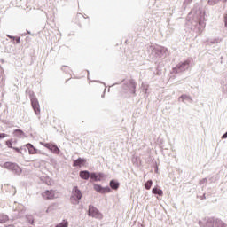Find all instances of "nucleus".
Masks as SVG:
<instances>
[{
    "label": "nucleus",
    "mask_w": 227,
    "mask_h": 227,
    "mask_svg": "<svg viewBox=\"0 0 227 227\" xmlns=\"http://www.w3.org/2000/svg\"><path fill=\"white\" fill-rule=\"evenodd\" d=\"M225 26H227V14L224 16Z\"/></svg>",
    "instance_id": "nucleus-20"
},
{
    "label": "nucleus",
    "mask_w": 227,
    "mask_h": 227,
    "mask_svg": "<svg viewBox=\"0 0 227 227\" xmlns=\"http://www.w3.org/2000/svg\"><path fill=\"white\" fill-rule=\"evenodd\" d=\"M45 148H48V150H51L52 153H55L56 155H59V148H58L55 145L46 143L44 144Z\"/></svg>",
    "instance_id": "nucleus-6"
},
{
    "label": "nucleus",
    "mask_w": 227,
    "mask_h": 227,
    "mask_svg": "<svg viewBox=\"0 0 227 227\" xmlns=\"http://www.w3.org/2000/svg\"><path fill=\"white\" fill-rule=\"evenodd\" d=\"M5 168H13V164L12 163H10V162H7L4 164Z\"/></svg>",
    "instance_id": "nucleus-17"
},
{
    "label": "nucleus",
    "mask_w": 227,
    "mask_h": 227,
    "mask_svg": "<svg viewBox=\"0 0 227 227\" xmlns=\"http://www.w3.org/2000/svg\"><path fill=\"white\" fill-rule=\"evenodd\" d=\"M89 215L90 217H95V219H102V215L100 214V211L97 209L93 206L89 207Z\"/></svg>",
    "instance_id": "nucleus-2"
},
{
    "label": "nucleus",
    "mask_w": 227,
    "mask_h": 227,
    "mask_svg": "<svg viewBox=\"0 0 227 227\" xmlns=\"http://www.w3.org/2000/svg\"><path fill=\"white\" fill-rule=\"evenodd\" d=\"M27 148L28 149V153L32 155H35V153H38V150L33 146L31 144H27Z\"/></svg>",
    "instance_id": "nucleus-8"
},
{
    "label": "nucleus",
    "mask_w": 227,
    "mask_h": 227,
    "mask_svg": "<svg viewBox=\"0 0 227 227\" xmlns=\"http://www.w3.org/2000/svg\"><path fill=\"white\" fill-rule=\"evenodd\" d=\"M56 227H68V223L63 220V222L56 225Z\"/></svg>",
    "instance_id": "nucleus-15"
},
{
    "label": "nucleus",
    "mask_w": 227,
    "mask_h": 227,
    "mask_svg": "<svg viewBox=\"0 0 227 227\" xmlns=\"http://www.w3.org/2000/svg\"><path fill=\"white\" fill-rule=\"evenodd\" d=\"M6 137L7 135L5 133H0V139H4Z\"/></svg>",
    "instance_id": "nucleus-18"
},
{
    "label": "nucleus",
    "mask_w": 227,
    "mask_h": 227,
    "mask_svg": "<svg viewBox=\"0 0 227 227\" xmlns=\"http://www.w3.org/2000/svg\"><path fill=\"white\" fill-rule=\"evenodd\" d=\"M153 184V182L152 180L147 181V182L145 184V188L147 191H150V189H152Z\"/></svg>",
    "instance_id": "nucleus-13"
},
{
    "label": "nucleus",
    "mask_w": 227,
    "mask_h": 227,
    "mask_svg": "<svg viewBox=\"0 0 227 227\" xmlns=\"http://www.w3.org/2000/svg\"><path fill=\"white\" fill-rule=\"evenodd\" d=\"M82 198V193H81V190L77 188V186L74 187L73 194L71 196V203L73 205H79V200Z\"/></svg>",
    "instance_id": "nucleus-1"
},
{
    "label": "nucleus",
    "mask_w": 227,
    "mask_h": 227,
    "mask_svg": "<svg viewBox=\"0 0 227 227\" xmlns=\"http://www.w3.org/2000/svg\"><path fill=\"white\" fill-rule=\"evenodd\" d=\"M31 104L35 114H40V103H38V99L32 98Z\"/></svg>",
    "instance_id": "nucleus-4"
},
{
    "label": "nucleus",
    "mask_w": 227,
    "mask_h": 227,
    "mask_svg": "<svg viewBox=\"0 0 227 227\" xmlns=\"http://www.w3.org/2000/svg\"><path fill=\"white\" fill-rule=\"evenodd\" d=\"M152 192H153V194H158V196H163L164 195V192H162V190H160L157 187L153 188Z\"/></svg>",
    "instance_id": "nucleus-11"
},
{
    "label": "nucleus",
    "mask_w": 227,
    "mask_h": 227,
    "mask_svg": "<svg viewBox=\"0 0 227 227\" xmlns=\"http://www.w3.org/2000/svg\"><path fill=\"white\" fill-rule=\"evenodd\" d=\"M94 190H96L97 192H100L101 194H107V192H111V188H104L98 184H94Z\"/></svg>",
    "instance_id": "nucleus-5"
},
{
    "label": "nucleus",
    "mask_w": 227,
    "mask_h": 227,
    "mask_svg": "<svg viewBox=\"0 0 227 227\" xmlns=\"http://www.w3.org/2000/svg\"><path fill=\"white\" fill-rule=\"evenodd\" d=\"M219 0H215V3H218ZM223 3H227V0H222Z\"/></svg>",
    "instance_id": "nucleus-21"
},
{
    "label": "nucleus",
    "mask_w": 227,
    "mask_h": 227,
    "mask_svg": "<svg viewBox=\"0 0 227 227\" xmlns=\"http://www.w3.org/2000/svg\"><path fill=\"white\" fill-rule=\"evenodd\" d=\"M14 134H16V136H23L24 131L20 130V129H16V130H14Z\"/></svg>",
    "instance_id": "nucleus-16"
},
{
    "label": "nucleus",
    "mask_w": 227,
    "mask_h": 227,
    "mask_svg": "<svg viewBox=\"0 0 227 227\" xmlns=\"http://www.w3.org/2000/svg\"><path fill=\"white\" fill-rule=\"evenodd\" d=\"M16 43H20V37L16 38Z\"/></svg>",
    "instance_id": "nucleus-19"
},
{
    "label": "nucleus",
    "mask_w": 227,
    "mask_h": 227,
    "mask_svg": "<svg viewBox=\"0 0 227 227\" xmlns=\"http://www.w3.org/2000/svg\"><path fill=\"white\" fill-rule=\"evenodd\" d=\"M110 187L116 191V189H118V187H120V184L118 182L114 181V180H112L110 182Z\"/></svg>",
    "instance_id": "nucleus-12"
},
{
    "label": "nucleus",
    "mask_w": 227,
    "mask_h": 227,
    "mask_svg": "<svg viewBox=\"0 0 227 227\" xmlns=\"http://www.w3.org/2000/svg\"><path fill=\"white\" fill-rule=\"evenodd\" d=\"M91 180H95V182L100 180V177L98 176V175H96L95 173H91L90 175Z\"/></svg>",
    "instance_id": "nucleus-14"
},
{
    "label": "nucleus",
    "mask_w": 227,
    "mask_h": 227,
    "mask_svg": "<svg viewBox=\"0 0 227 227\" xmlns=\"http://www.w3.org/2000/svg\"><path fill=\"white\" fill-rule=\"evenodd\" d=\"M42 196L44 200H54L56 198V193L54 192V190H47L42 193Z\"/></svg>",
    "instance_id": "nucleus-3"
},
{
    "label": "nucleus",
    "mask_w": 227,
    "mask_h": 227,
    "mask_svg": "<svg viewBox=\"0 0 227 227\" xmlns=\"http://www.w3.org/2000/svg\"><path fill=\"white\" fill-rule=\"evenodd\" d=\"M80 177L82 178V180H88L90 178V172L86 170L81 171Z\"/></svg>",
    "instance_id": "nucleus-10"
},
{
    "label": "nucleus",
    "mask_w": 227,
    "mask_h": 227,
    "mask_svg": "<svg viewBox=\"0 0 227 227\" xmlns=\"http://www.w3.org/2000/svg\"><path fill=\"white\" fill-rule=\"evenodd\" d=\"M86 164V160L82 158H78L76 160L74 161L73 166L74 168H81V166H84Z\"/></svg>",
    "instance_id": "nucleus-7"
},
{
    "label": "nucleus",
    "mask_w": 227,
    "mask_h": 227,
    "mask_svg": "<svg viewBox=\"0 0 227 227\" xmlns=\"http://www.w3.org/2000/svg\"><path fill=\"white\" fill-rule=\"evenodd\" d=\"M5 145L8 148H13V150H15V152H17L18 153H21L20 149H19V147H13V145H12L13 144H12V140H7L5 142Z\"/></svg>",
    "instance_id": "nucleus-9"
}]
</instances>
